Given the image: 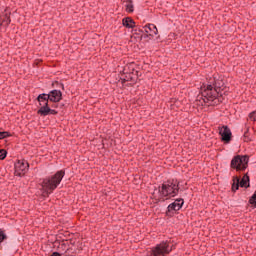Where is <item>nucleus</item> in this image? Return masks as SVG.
<instances>
[{
	"mask_svg": "<svg viewBox=\"0 0 256 256\" xmlns=\"http://www.w3.org/2000/svg\"><path fill=\"white\" fill-rule=\"evenodd\" d=\"M229 95V87L225 86V82L221 78H210L207 84L201 86L200 99L207 107H216L219 103L225 101V97Z\"/></svg>",
	"mask_w": 256,
	"mask_h": 256,
	"instance_id": "obj_1",
	"label": "nucleus"
},
{
	"mask_svg": "<svg viewBox=\"0 0 256 256\" xmlns=\"http://www.w3.org/2000/svg\"><path fill=\"white\" fill-rule=\"evenodd\" d=\"M156 191H158V198L156 201H167L168 199L177 197L179 191H183V189H181V182L177 178H172L160 184Z\"/></svg>",
	"mask_w": 256,
	"mask_h": 256,
	"instance_id": "obj_2",
	"label": "nucleus"
},
{
	"mask_svg": "<svg viewBox=\"0 0 256 256\" xmlns=\"http://www.w3.org/2000/svg\"><path fill=\"white\" fill-rule=\"evenodd\" d=\"M63 177H65V170H59L55 174L48 176L46 178L41 179L40 185L42 187V193L44 197H49L55 189L61 185V181H63Z\"/></svg>",
	"mask_w": 256,
	"mask_h": 256,
	"instance_id": "obj_3",
	"label": "nucleus"
},
{
	"mask_svg": "<svg viewBox=\"0 0 256 256\" xmlns=\"http://www.w3.org/2000/svg\"><path fill=\"white\" fill-rule=\"evenodd\" d=\"M36 101H38L40 108L37 110V115L40 117H47L49 115H58L59 112L51 107H57V105L53 104L49 105V94L41 93L37 96Z\"/></svg>",
	"mask_w": 256,
	"mask_h": 256,
	"instance_id": "obj_4",
	"label": "nucleus"
},
{
	"mask_svg": "<svg viewBox=\"0 0 256 256\" xmlns=\"http://www.w3.org/2000/svg\"><path fill=\"white\" fill-rule=\"evenodd\" d=\"M175 249V244L171 241H162L156 244L154 247L150 248L147 252V256H167Z\"/></svg>",
	"mask_w": 256,
	"mask_h": 256,
	"instance_id": "obj_5",
	"label": "nucleus"
},
{
	"mask_svg": "<svg viewBox=\"0 0 256 256\" xmlns=\"http://www.w3.org/2000/svg\"><path fill=\"white\" fill-rule=\"evenodd\" d=\"M249 167V155H235L230 162V169L241 173Z\"/></svg>",
	"mask_w": 256,
	"mask_h": 256,
	"instance_id": "obj_6",
	"label": "nucleus"
},
{
	"mask_svg": "<svg viewBox=\"0 0 256 256\" xmlns=\"http://www.w3.org/2000/svg\"><path fill=\"white\" fill-rule=\"evenodd\" d=\"M185 205V200L183 198H177L174 202L170 203L166 210V217H174L177 211H181Z\"/></svg>",
	"mask_w": 256,
	"mask_h": 256,
	"instance_id": "obj_7",
	"label": "nucleus"
},
{
	"mask_svg": "<svg viewBox=\"0 0 256 256\" xmlns=\"http://www.w3.org/2000/svg\"><path fill=\"white\" fill-rule=\"evenodd\" d=\"M14 169L16 177H23L29 171V162L27 160H18L14 164Z\"/></svg>",
	"mask_w": 256,
	"mask_h": 256,
	"instance_id": "obj_8",
	"label": "nucleus"
},
{
	"mask_svg": "<svg viewBox=\"0 0 256 256\" xmlns=\"http://www.w3.org/2000/svg\"><path fill=\"white\" fill-rule=\"evenodd\" d=\"M124 77H121L122 84L127 83L131 81L130 84H128L129 87H133L135 83H137V80L139 79V71H135V73H123Z\"/></svg>",
	"mask_w": 256,
	"mask_h": 256,
	"instance_id": "obj_9",
	"label": "nucleus"
},
{
	"mask_svg": "<svg viewBox=\"0 0 256 256\" xmlns=\"http://www.w3.org/2000/svg\"><path fill=\"white\" fill-rule=\"evenodd\" d=\"M219 133L221 135V141H223V143H231L233 133L231 132L229 126H223L220 129Z\"/></svg>",
	"mask_w": 256,
	"mask_h": 256,
	"instance_id": "obj_10",
	"label": "nucleus"
},
{
	"mask_svg": "<svg viewBox=\"0 0 256 256\" xmlns=\"http://www.w3.org/2000/svg\"><path fill=\"white\" fill-rule=\"evenodd\" d=\"M48 97L50 99V103H60L63 100V92L61 90H51L48 93Z\"/></svg>",
	"mask_w": 256,
	"mask_h": 256,
	"instance_id": "obj_11",
	"label": "nucleus"
},
{
	"mask_svg": "<svg viewBox=\"0 0 256 256\" xmlns=\"http://www.w3.org/2000/svg\"><path fill=\"white\" fill-rule=\"evenodd\" d=\"M144 33V38L155 37V35L159 33V30L157 29V26H155V24H147L144 26Z\"/></svg>",
	"mask_w": 256,
	"mask_h": 256,
	"instance_id": "obj_12",
	"label": "nucleus"
},
{
	"mask_svg": "<svg viewBox=\"0 0 256 256\" xmlns=\"http://www.w3.org/2000/svg\"><path fill=\"white\" fill-rule=\"evenodd\" d=\"M8 239H9V236H7V233H5V230L0 228V250L7 249Z\"/></svg>",
	"mask_w": 256,
	"mask_h": 256,
	"instance_id": "obj_13",
	"label": "nucleus"
},
{
	"mask_svg": "<svg viewBox=\"0 0 256 256\" xmlns=\"http://www.w3.org/2000/svg\"><path fill=\"white\" fill-rule=\"evenodd\" d=\"M251 179L249 178V173H245L244 176L242 177V179L240 180V187H242L243 189H249V187H251Z\"/></svg>",
	"mask_w": 256,
	"mask_h": 256,
	"instance_id": "obj_14",
	"label": "nucleus"
},
{
	"mask_svg": "<svg viewBox=\"0 0 256 256\" xmlns=\"http://www.w3.org/2000/svg\"><path fill=\"white\" fill-rule=\"evenodd\" d=\"M122 25L126 27V29H135V20L131 17H125L122 20Z\"/></svg>",
	"mask_w": 256,
	"mask_h": 256,
	"instance_id": "obj_15",
	"label": "nucleus"
},
{
	"mask_svg": "<svg viewBox=\"0 0 256 256\" xmlns=\"http://www.w3.org/2000/svg\"><path fill=\"white\" fill-rule=\"evenodd\" d=\"M239 187H241L240 178H239V176H234L233 177V184H232L233 193H236L237 191H239Z\"/></svg>",
	"mask_w": 256,
	"mask_h": 256,
	"instance_id": "obj_16",
	"label": "nucleus"
},
{
	"mask_svg": "<svg viewBox=\"0 0 256 256\" xmlns=\"http://www.w3.org/2000/svg\"><path fill=\"white\" fill-rule=\"evenodd\" d=\"M135 63H130L124 66L123 73H135Z\"/></svg>",
	"mask_w": 256,
	"mask_h": 256,
	"instance_id": "obj_17",
	"label": "nucleus"
},
{
	"mask_svg": "<svg viewBox=\"0 0 256 256\" xmlns=\"http://www.w3.org/2000/svg\"><path fill=\"white\" fill-rule=\"evenodd\" d=\"M75 253H77V250L73 248L71 245H68L67 249L64 253H62L63 256H75Z\"/></svg>",
	"mask_w": 256,
	"mask_h": 256,
	"instance_id": "obj_18",
	"label": "nucleus"
},
{
	"mask_svg": "<svg viewBox=\"0 0 256 256\" xmlns=\"http://www.w3.org/2000/svg\"><path fill=\"white\" fill-rule=\"evenodd\" d=\"M9 25H11V17L5 14L4 19L2 20V22H0V28L9 27Z\"/></svg>",
	"mask_w": 256,
	"mask_h": 256,
	"instance_id": "obj_19",
	"label": "nucleus"
},
{
	"mask_svg": "<svg viewBox=\"0 0 256 256\" xmlns=\"http://www.w3.org/2000/svg\"><path fill=\"white\" fill-rule=\"evenodd\" d=\"M134 31V35H140L141 38L145 37V27L143 28H136L133 30Z\"/></svg>",
	"mask_w": 256,
	"mask_h": 256,
	"instance_id": "obj_20",
	"label": "nucleus"
},
{
	"mask_svg": "<svg viewBox=\"0 0 256 256\" xmlns=\"http://www.w3.org/2000/svg\"><path fill=\"white\" fill-rule=\"evenodd\" d=\"M125 10L127 13H133V11H135V8L133 6V2H130L128 4L125 5Z\"/></svg>",
	"mask_w": 256,
	"mask_h": 256,
	"instance_id": "obj_21",
	"label": "nucleus"
},
{
	"mask_svg": "<svg viewBox=\"0 0 256 256\" xmlns=\"http://www.w3.org/2000/svg\"><path fill=\"white\" fill-rule=\"evenodd\" d=\"M249 204L252 205L253 207H256V191L250 197Z\"/></svg>",
	"mask_w": 256,
	"mask_h": 256,
	"instance_id": "obj_22",
	"label": "nucleus"
},
{
	"mask_svg": "<svg viewBox=\"0 0 256 256\" xmlns=\"http://www.w3.org/2000/svg\"><path fill=\"white\" fill-rule=\"evenodd\" d=\"M243 141H244L245 143H249V142L251 141V138L249 137V129H247V130L244 132Z\"/></svg>",
	"mask_w": 256,
	"mask_h": 256,
	"instance_id": "obj_23",
	"label": "nucleus"
},
{
	"mask_svg": "<svg viewBox=\"0 0 256 256\" xmlns=\"http://www.w3.org/2000/svg\"><path fill=\"white\" fill-rule=\"evenodd\" d=\"M13 135L10 132L2 131L0 132V139H7V137H12Z\"/></svg>",
	"mask_w": 256,
	"mask_h": 256,
	"instance_id": "obj_24",
	"label": "nucleus"
},
{
	"mask_svg": "<svg viewBox=\"0 0 256 256\" xmlns=\"http://www.w3.org/2000/svg\"><path fill=\"white\" fill-rule=\"evenodd\" d=\"M4 159H7V150L0 149V161H4Z\"/></svg>",
	"mask_w": 256,
	"mask_h": 256,
	"instance_id": "obj_25",
	"label": "nucleus"
},
{
	"mask_svg": "<svg viewBox=\"0 0 256 256\" xmlns=\"http://www.w3.org/2000/svg\"><path fill=\"white\" fill-rule=\"evenodd\" d=\"M53 87H58L59 89H62V91H65V85L63 83H59V81H55L54 83H52Z\"/></svg>",
	"mask_w": 256,
	"mask_h": 256,
	"instance_id": "obj_26",
	"label": "nucleus"
},
{
	"mask_svg": "<svg viewBox=\"0 0 256 256\" xmlns=\"http://www.w3.org/2000/svg\"><path fill=\"white\" fill-rule=\"evenodd\" d=\"M250 121H256V110L249 113Z\"/></svg>",
	"mask_w": 256,
	"mask_h": 256,
	"instance_id": "obj_27",
	"label": "nucleus"
},
{
	"mask_svg": "<svg viewBox=\"0 0 256 256\" xmlns=\"http://www.w3.org/2000/svg\"><path fill=\"white\" fill-rule=\"evenodd\" d=\"M68 247H69V243H62V244H60V249L62 251H64V253H65V251H67Z\"/></svg>",
	"mask_w": 256,
	"mask_h": 256,
	"instance_id": "obj_28",
	"label": "nucleus"
},
{
	"mask_svg": "<svg viewBox=\"0 0 256 256\" xmlns=\"http://www.w3.org/2000/svg\"><path fill=\"white\" fill-rule=\"evenodd\" d=\"M50 256H63V254L59 252H53Z\"/></svg>",
	"mask_w": 256,
	"mask_h": 256,
	"instance_id": "obj_29",
	"label": "nucleus"
},
{
	"mask_svg": "<svg viewBox=\"0 0 256 256\" xmlns=\"http://www.w3.org/2000/svg\"><path fill=\"white\" fill-rule=\"evenodd\" d=\"M124 3H133V0H124Z\"/></svg>",
	"mask_w": 256,
	"mask_h": 256,
	"instance_id": "obj_30",
	"label": "nucleus"
}]
</instances>
